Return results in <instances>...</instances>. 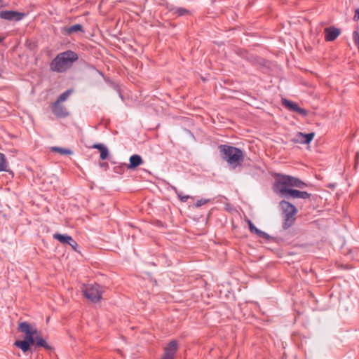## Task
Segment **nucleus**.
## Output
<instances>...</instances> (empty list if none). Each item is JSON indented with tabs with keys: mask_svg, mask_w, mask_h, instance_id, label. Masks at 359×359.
Masks as SVG:
<instances>
[{
	"mask_svg": "<svg viewBox=\"0 0 359 359\" xmlns=\"http://www.w3.org/2000/svg\"><path fill=\"white\" fill-rule=\"evenodd\" d=\"M306 187V184L297 177L285 175H278V179L274 183L273 189L276 193L283 197L309 199L311 195L308 192L290 188L297 187L304 189Z\"/></svg>",
	"mask_w": 359,
	"mask_h": 359,
	"instance_id": "nucleus-1",
	"label": "nucleus"
},
{
	"mask_svg": "<svg viewBox=\"0 0 359 359\" xmlns=\"http://www.w3.org/2000/svg\"><path fill=\"white\" fill-rule=\"evenodd\" d=\"M78 58L77 53L72 50L62 52L51 61L50 69L55 72L63 73L69 69Z\"/></svg>",
	"mask_w": 359,
	"mask_h": 359,
	"instance_id": "nucleus-2",
	"label": "nucleus"
},
{
	"mask_svg": "<svg viewBox=\"0 0 359 359\" xmlns=\"http://www.w3.org/2000/svg\"><path fill=\"white\" fill-rule=\"evenodd\" d=\"M219 149L222 158L226 161L231 168L240 166L244 160L243 151L237 147L227 144H221Z\"/></svg>",
	"mask_w": 359,
	"mask_h": 359,
	"instance_id": "nucleus-3",
	"label": "nucleus"
},
{
	"mask_svg": "<svg viewBox=\"0 0 359 359\" xmlns=\"http://www.w3.org/2000/svg\"><path fill=\"white\" fill-rule=\"evenodd\" d=\"M18 330L20 332L25 333V337L22 341H15L14 346L20 348L23 353H26L30 345L34 344V334H37V330L27 322L20 323L18 325Z\"/></svg>",
	"mask_w": 359,
	"mask_h": 359,
	"instance_id": "nucleus-4",
	"label": "nucleus"
},
{
	"mask_svg": "<svg viewBox=\"0 0 359 359\" xmlns=\"http://www.w3.org/2000/svg\"><path fill=\"white\" fill-rule=\"evenodd\" d=\"M279 207L282 211L284 219L283 228L287 229L294 223L297 209L294 205L284 200L280 202Z\"/></svg>",
	"mask_w": 359,
	"mask_h": 359,
	"instance_id": "nucleus-5",
	"label": "nucleus"
},
{
	"mask_svg": "<svg viewBox=\"0 0 359 359\" xmlns=\"http://www.w3.org/2000/svg\"><path fill=\"white\" fill-rule=\"evenodd\" d=\"M83 292L84 296L93 303H97L102 299L101 287L97 284L86 285Z\"/></svg>",
	"mask_w": 359,
	"mask_h": 359,
	"instance_id": "nucleus-6",
	"label": "nucleus"
},
{
	"mask_svg": "<svg viewBox=\"0 0 359 359\" xmlns=\"http://www.w3.org/2000/svg\"><path fill=\"white\" fill-rule=\"evenodd\" d=\"M25 16L23 13L14 11H3L0 12V18L8 21H20Z\"/></svg>",
	"mask_w": 359,
	"mask_h": 359,
	"instance_id": "nucleus-7",
	"label": "nucleus"
},
{
	"mask_svg": "<svg viewBox=\"0 0 359 359\" xmlns=\"http://www.w3.org/2000/svg\"><path fill=\"white\" fill-rule=\"evenodd\" d=\"M177 347V342L175 340L171 341L164 348V353L162 356V359H175Z\"/></svg>",
	"mask_w": 359,
	"mask_h": 359,
	"instance_id": "nucleus-8",
	"label": "nucleus"
},
{
	"mask_svg": "<svg viewBox=\"0 0 359 359\" xmlns=\"http://www.w3.org/2000/svg\"><path fill=\"white\" fill-rule=\"evenodd\" d=\"M282 103L289 110L297 112L303 116H306L308 114L306 109L299 107L297 104L287 99H283Z\"/></svg>",
	"mask_w": 359,
	"mask_h": 359,
	"instance_id": "nucleus-9",
	"label": "nucleus"
},
{
	"mask_svg": "<svg viewBox=\"0 0 359 359\" xmlns=\"http://www.w3.org/2000/svg\"><path fill=\"white\" fill-rule=\"evenodd\" d=\"M53 238L62 244L69 245L73 249H75L77 246L76 242L72 238V236L68 235H62L57 233L53 234Z\"/></svg>",
	"mask_w": 359,
	"mask_h": 359,
	"instance_id": "nucleus-10",
	"label": "nucleus"
},
{
	"mask_svg": "<svg viewBox=\"0 0 359 359\" xmlns=\"http://www.w3.org/2000/svg\"><path fill=\"white\" fill-rule=\"evenodd\" d=\"M51 109L55 116L59 118H64L68 116L66 108L58 102H55L51 105Z\"/></svg>",
	"mask_w": 359,
	"mask_h": 359,
	"instance_id": "nucleus-11",
	"label": "nucleus"
},
{
	"mask_svg": "<svg viewBox=\"0 0 359 359\" xmlns=\"http://www.w3.org/2000/svg\"><path fill=\"white\" fill-rule=\"evenodd\" d=\"M314 135V133L304 134L303 133L299 132L295 135L294 142H299L301 144H309L313 139Z\"/></svg>",
	"mask_w": 359,
	"mask_h": 359,
	"instance_id": "nucleus-12",
	"label": "nucleus"
},
{
	"mask_svg": "<svg viewBox=\"0 0 359 359\" xmlns=\"http://www.w3.org/2000/svg\"><path fill=\"white\" fill-rule=\"evenodd\" d=\"M340 29L334 27H330L325 29V38L327 41L335 40L340 34Z\"/></svg>",
	"mask_w": 359,
	"mask_h": 359,
	"instance_id": "nucleus-13",
	"label": "nucleus"
},
{
	"mask_svg": "<svg viewBox=\"0 0 359 359\" xmlns=\"http://www.w3.org/2000/svg\"><path fill=\"white\" fill-rule=\"evenodd\" d=\"M62 33L65 35L69 36L78 32H83V27L79 24H76L68 27H63L61 30Z\"/></svg>",
	"mask_w": 359,
	"mask_h": 359,
	"instance_id": "nucleus-14",
	"label": "nucleus"
},
{
	"mask_svg": "<svg viewBox=\"0 0 359 359\" xmlns=\"http://www.w3.org/2000/svg\"><path fill=\"white\" fill-rule=\"evenodd\" d=\"M142 163L143 161L142 157L140 155L134 154L130 157V163L127 168L128 169H134Z\"/></svg>",
	"mask_w": 359,
	"mask_h": 359,
	"instance_id": "nucleus-15",
	"label": "nucleus"
},
{
	"mask_svg": "<svg viewBox=\"0 0 359 359\" xmlns=\"http://www.w3.org/2000/svg\"><path fill=\"white\" fill-rule=\"evenodd\" d=\"M36 347H43L46 350L51 349V347L47 344V342L40 337L37 334H34V344Z\"/></svg>",
	"mask_w": 359,
	"mask_h": 359,
	"instance_id": "nucleus-16",
	"label": "nucleus"
},
{
	"mask_svg": "<svg viewBox=\"0 0 359 359\" xmlns=\"http://www.w3.org/2000/svg\"><path fill=\"white\" fill-rule=\"evenodd\" d=\"M171 189L174 191V192L177 196L178 198L180 200L181 202L185 203L187 201L189 198H191L192 197L189 195H184L183 193L180 191H179L175 187L171 186Z\"/></svg>",
	"mask_w": 359,
	"mask_h": 359,
	"instance_id": "nucleus-17",
	"label": "nucleus"
},
{
	"mask_svg": "<svg viewBox=\"0 0 359 359\" xmlns=\"http://www.w3.org/2000/svg\"><path fill=\"white\" fill-rule=\"evenodd\" d=\"M170 11L175 15L178 16H183L185 15H187L190 13V11L186 8H180V7H174L170 9Z\"/></svg>",
	"mask_w": 359,
	"mask_h": 359,
	"instance_id": "nucleus-18",
	"label": "nucleus"
},
{
	"mask_svg": "<svg viewBox=\"0 0 359 359\" xmlns=\"http://www.w3.org/2000/svg\"><path fill=\"white\" fill-rule=\"evenodd\" d=\"M52 151L57 152L60 154L61 155H71L72 154V151L69 149H65L57 147H53L51 148Z\"/></svg>",
	"mask_w": 359,
	"mask_h": 359,
	"instance_id": "nucleus-19",
	"label": "nucleus"
},
{
	"mask_svg": "<svg viewBox=\"0 0 359 359\" xmlns=\"http://www.w3.org/2000/svg\"><path fill=\"white\" fill-rule=\"evenodd\" d=\"M72 93V90H66L65 92L62 93L57 98V101L56 102H58L59 103L60 102H62L64 101H65L68 97L69 96V95Z\"/></svg>",
	"mask_w": 359,
	"mask_h": 359,
	"instance_id": "nucleus-20",
	"label": "nucleus"
},
{
	"mask_svg": "<svg viewBox=\"0 0 359 359\" xmlns=\"http://www.w3.org/2000/svg\"><path fill=\"white\" fill-rule=\"evenodd\" d=\"M7 162L5 156L0 153V171L6 170Z\"/></svg>",
	"mask_w": 359,
	"mask_h": 359,
	"instance_id": "nucleus-21",
	"label": "nucleus"
},
{
	"mask_svg": "<svg viewBox=\"0 0 359 359\" xmlns=\"http://www.w3.org/2000/svg\"><path fill=\"white\" fill-rule=\"evenodd\" d=\"M254 234H256L258 237L264 238L266 240H269L270 238V236L269 234L259 229H257Z\"/></svg>",
	"mask_w": 359,
	"mask_h": 359,
	"instance_id": "nucleus-22",
	"label": "nucleus"
},
{
	"mask_svg": "<svg viewBox=\"0 0 359 359\" xmlns=\"http://www.w3.org/2000/svg\"><path fill=\"white\" fill-rule=\"evenodd\" d=\"M210 201V199H205V198H201V199H199L198 200L196 203H195V207L196 208H199L205 204H206L207 203H208Z\"/></svg>",
	"mask_w": 359,
	"mask_h": 359,
	"instance_id": "nucleus-23",
	"label": "nucleus"
},
{
	"mask_svg": "<svg viewBox=\"0 0 359 359\" xmlns=\"http://www.w3.org/2000/svg\"><path fill=\"white\" fill-rule=\"evenodd\" d=\"M353 39L356 46H359V33L358 31L353 32Z\"/></svg>",
	"mask_w": 359,
	"mask_h": 359,
	"instance_id": "nucleus-24",
	"label": "nucleus"
},
{
	"mask_svg": "<svg viewBox=\"0 0 359 359\" xmlns=\"http://www.w3.org/2000/svg\"><path fill=\"white\" fill-rule=\"evenodd\" d=\"M108 156L109 151L107 147L100 151V158L102 160L106 159L108 157Z\"/></svg>",
	"mask_w": 359,
	"mask_h": 359,
	"instance_id": "nucleus-25",
	"label": "nucleus"
},
{
	"mask_svg": "<svg viewBox=\"0 0 359 359\" xmlns=\"http://www.w3.org/2000/svg\"><path fill=\"white\" fill-rule=\"evenodd\" d=\"M106 147H107L105 145L102 144H95L93 146V148L97 149L100 150V151H101L102 150H103Z\"/></svg>",
	"mask_w": 359,
	"mask_h": 359,
	"instance_id": "nucleus-26",
	"label": "nucleus"
},
{
	"mask_svg": "<svg viewBox=\"0 0 359 359\" xmlns=\"http://www.w3.org/2000/svg\"><path fill=\"white\" fill-rule=\"evenodd\" d=\"M353 20L355 21H358L359 20V8L356 9L355 11V15L353 16Z\"/></svg>",
	"mask_w": 359,
	"mask_h": 359,
	"instance_id": "nucleus-27",
	"label": "nucleus"
},
{
	"mask_svg": "<svg viewBox=\"0 0 359 359\" xmlns=\"http://www.w3.org/2000/svg\"><path fill=\"white\" fill-rule=\"evenodd\" d=\"M248 226H249L250 231L252 230V229H253L254 226H255L250 220H248Z\"/></svg>",
	"mask_w": 359,
	"mask_h": 359,
	"instance_id": "nucleus-28",
	"label": "nucleus"
},
{
	"mask_svg": "<svg viewBox=\"0 0 359 359\" xmlns=\"http://www.w3.org/2000/svg\"><path fill=\"white\" fill-rule=\"evenodd\" d=\"M257 228L256 226H254V228H253V229H252V230H250V232H251L252 233H255V231H257Z\"/></svg>",
	"mask_w": 359,
	"mask_h": 359,
	"instance_id": "nucleus-29",
	"label": "nucleus"
},
{
	"mask_svg": "<svg viewBox=\"0 0 359 359\" xmlns=\"http://www.w3.org/2000/svg\"><path fill=\"white\" fill-rule=\"evenodd\" d=\"M356 158H359V154H358V153H357V154H356Z\"/></svg>",
	"mask_w": 359,
	"mask_h": 359,
	"instance_id": "nucleus-30",
	"label": "nucleus"
},
{
	"mask_svg": "<svg viewBox=\"0 0 359 359\" xmlns=\"http://www.w3.org/2000/svg\"><path fill=\"white\" fill-rule=\"evenodd\" d=\"M105 163H102L101 166H104Z\"/></svg>",
	"mask_w": 359,
	"mask_h": 359,
	"instance_id": "nucleus-31",
	"label": "nucleus"
},
{
	"mask_svg": "<svg viewBox=\"0 0 359 359\" xmlns=\"http://www.w3.org/2000/svg\"><path fill=\"white\" fill-rule=\"evenodd\" d=\"M1 41H2V39H0V43L1 42Z\"/></svg>",
	"mask_w": 359,
	"mask_h": 359,
	"instance_id": "nucleus-32",
	"label": "nucleus"
}]
</instances>
